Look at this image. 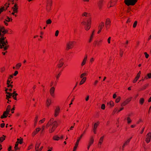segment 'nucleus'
<instances>
[{"mask_svg": "<svg viewBox=\"0 0 151 151\" xmlns=\"http://www.w3.org/2000/svg\"><path fill=\"white\" fill-rule=\"evenodd\" d=\"M78 144H79V143H78L77 142H76V143L75 145L73 148V151H76L77 148V147L78 145Z\"/></svg>", "mask_w": 151, "mask_h": 151, "instance_id": "nucleus-29", "label": "nucleus"}, {"mask_svg": "<svg viewBox=\"0 0 151 151\" xmlns=\"http://www.w3.org/2000/svg\"><path fill=\"white\" fill-rule=\"evenodd\" d=\"M73 42H70L67 44L66 49L67 50L72 48L73 46Z\"/></svg>", "mask_w": 151, "mask_h": 151, "instance_id": "nucleus-9", "label": "nucleus"}, {"mask_svg": "<svg viewBox=\"0 0 151 151\" xmlns=\"http://www.w3.org/2000/svg\"><path fill=\"white\" fill-rule=\"evenodd\" d=\"M52 3V0H48L47 1V5H48V6H51V4Z\"/></svg>", "mask_w": 151, "mask_h": 151, "instance_id": "nucleus-33", "label": "nucleus"}, {"mask_svg": "<svg viewBox=\"0 0 151 151\" xmlns=\"http://www.w3.org/2000/svg\"><path fill=\"white\" fill-rule=\"evenodd\" d=\"M12 9L13 10V11L14 12H15L16 13H17L18 12V8H12Z\"/></svg>", "mask_w": 151, "mask_h": 151, "instance_id": "nucleus-43", "label": "nucleus"}, {"mask_svg": "<svg viewBox=\"0 0 151 151\" xmlns=\"http://www.w3.org/2000/svg\"><path fill=\"white\" fill-rule=\"evenodd\" d=\"M7 87L8 88L11 87V88H12L13 86L10 83H9V84H7Z\"/></svg>", "mask_w": 151, "mask_h": 151, "instance_id": "nucleus-51", "label": "nucleus"}, {"mask_svg": "<svg viewBox=\"0 0 151 151\" xmlns=\"http://www.w3.org/2000/svg\"><path fill=\"white\" fill-rule=\"evenodd\" d=\"M109 104L111 107H113L114 106V103L112 101H110Z\"/></svg>", "mask_w": 151, "mask_h": 151, "instance_id": "nucleus-42", "label": "nucleus"}, {"mask_svg": "<svg viewBox=\"0 0 151 151\" xmlns=\"http://www.w3.org/2000/svg\"><path fill=\"white\" fill-rule=\"evenodd\" d=\"M17 142L15 144V146L14 147V148L16 150H17L19 149V148L18 147V146L19 144V139H17Z\"/></svg>", "mask_w": 151, "mask_h": 151, "instance_id": "nucleus-25", "label": "nucleus"}, {"mask_svg": "<svg viewBox=\"0 0 151 151\" xmlns=\"http://www.w3.org/2000/svg\"><path fill=\"white\" fill-rule=\"evenodd\" d=\"M87 55H86L84 57V58L81 63V65L82 67L85 64L87 60Z\"/></svg>", "mask_w": 151, "mask_h": 151, "instance_id": "nucleus-14", "label": "nucleus"}, {"mask_svg": "<svg viewBox=\"0 0 151 151\" xmlns=\"http://www.w3.org/2000/svg\"><path fill=\"white\" fill-rule=\"evenodd\" d=\"M117 0H114V1H113V4L114 5H115L117 2Z\"/></svg>", "mask_w": 151, "mask_h": 151, "instance_id": "nucleus-60", "label": "nucleus"}, {"mask_svg": "<svg viewBox=\"0 0 151 151\" xmlns=\"http://www.w3.org/2000/svg\"><path fill=\"white\" fill-rule=\"evenodd\" d=\"M121 99V97L119 96L118 97L116 100V102L117 103H118L120 101Z\"/></svg>", "mask_w": 151, "mask_h": 151, "instance_id": "nucleus-46", "label": "nucleus"}, {"mask_svg": "<svg viewBox=\"0 0 151 151\" xmlns=\"http://www.w3.org/2000/svg\"><path fill=\"white\" fill-rule=\"evenodd\" d=\"M104 138V136H102L100 137V138L99 140V144H101V143H102L103 142V141Z\"/></svg>", "mask_w": 151, "mask_h": 151, "instance_id": "nucleus-34", "label": "nucleus"}, {"mask_svg": "<svg viewBox=\"0 0 151 151\" xmlns=\"http://www.w3.org/2000/svg\"><path fill=\"white\" fill-rule=\"evenodd\" d=\"M40 145V143L38 144V143H37L36 145V146L35 147V150H36V151H38L39 150L38 148L39 147Z\"/></svg>", "mask_w": 151, "mask_h": 151, "instance_id": "nucleus-32", "label": "nucleus"}, {"mask_svg": "<svg viewBox=\"0 0 151 151\" xmlns=\"http://www.w3.org/2000/svg\"><path fill=\"white\" fill-rule=\"evenodd\" d=\"M104 23L103 22H101L99 24V27H98L99 29V30L98 32V34H99L101 32V30L102 29L103 27H104Z\"/></svg>", "mask_w": 151, "mask_h": 151, "instance_id": "nucleus-8", "label": "nucleus"}, {"mask_svg": "<svg viewBox=\"0 0 151 151\" xmlns=\"http://www.w3.org/2000/svg\"><path fill=\"white\" fill-rule=\"evenodd\" d=\"M151 138V133L149 132L146 135L145 138V141L147 143H149Z\"/></svg>", "mask_w": 151, "mask_h": 151, "instance_id": "nucleus-5", "label": "nucleus"}, {"mask_svg": "<svg viewBox=\"0 0 151 151\" xmlns=\"http://www.w3.org/2000/svg\"><path fill=\"white\" fill-rule=\"evenodd\" d=\"M12 8H18V5L17 3H15L13 7H12Z\"/></svg>", "mask_w": 151, "mask_h": 151, "instance_id": "nucleus-48", "label": "nucleus"}, {"mask_svg": "<svg viewBox=\"0 0 151 151\" xmlns=\"http://www.w3.org/2000/svg\"><path fill=\"white\" fill-rule=\"evenodd\" d=\"M137 24V22L135 21L133 24V27L135 28L136 27Z\"/></svg>", "mask_w": 151, "mask_h": 151, "instance_id": "nucleus-49", "label": "nucleus"}, {"mask_svg": "<svg viewBox=\"0 0 151 151\" xmlns=\"http://www.w3.org/2000/svg\"><path fill=\"white\" fill-rule=\"evenodd\" d=\"M18 71H16L14 73V74L13 75L14 76H15L18 74Z\"/></svg>", "mask_w": 151, "mask_h": 151, "instance_id": "nucleus-63", "label": "nucleus"}, {"mask_svg": "<svg viewBox=\"0 0 151 151\" xmlns=\"http://www.w3.org/2000/svg\"><path fill=\"white\" fill-rule=\"evenodd\" d=\"M1 33L0 32V48H4V50H6L8 47V46L6 45L7 41L5 39L6 37H4L3 36H1Z\"/></svg>", "mask_w": 151, "mask_h": 151, "instance_id": "nucleus-3", "label": "nucleus"}, {"mask_svg": "<svg viewBox=\"0 0 151 151\" xmlns=\"http://www.w3.org/2000/svg\"><path fill=\"white\" fill-rule=\"evenodd\" d=\"M99 123V122H97V123H95L94 125L93 130L94 133L95 134H96V129Z\"/></svg>", "mask_w": 151, "mask_h": 151, "instance_id": "nucleus-12", "label": "nucleus"}, {"mask_svg": "<svg viewBox=\"0 0 151 151\" xmlns=\"http://www.w3.org/2000/svg\"><path fill=\"white\" fill-rule=\"evenodd\" d=\"M21 63H19L17 64L16 65V67L17 69H18L21 66Z\"/></svg>", "mask_w": 151, "mask_h": 151, "instance_id": "nucleus-39", "label": "nucleus"}, {"mask_svg": "<svg viewBox=\"0 0 151 151\" xmlns=\"http://www.w3.org/2000/svg\"><path fill=\"white\" fill-rule=\"evenodd\" d=\"M137 0H124V2L127 6H133L137 2Z\"/></svg>", "mask_w": 151, "mask_h": 151, "instance_id": "nucleus-4", "label": "nucleus"}, {"mask_svg": "<svg viewBox=\"0 0 151 151\" xmlns=\"http://www.w3.org/2000/svg\"><path fill=\"white\" fill-rule=\"evenodd\" d=\"M11 110V106L10 105H8L7 107L6 110V111L8 113H9V112Z\"/></svg>", "mask_w": 151, "mask_h": 151, "instance_id": "nucleus-30", "label": "nucleus"}, {"mask_svg": "<svg viewBox=\"0 0 151 151\" xmlns=\"http://www.w3.org/2000/svg\"><path fill=\"white\" fill-rule=\"evenodd\" d=\"M147 86V85H144L143 86H142V88L140 89V90H142L145 89L146 88Z\"/></svg>", "mask_w": 151, "mask_h": 151, "instance_id": "nucleus-50", "label": "nucleus"}, {"mask_svg": "<svg viewBox=\"0 0 151 151\" xmlns=\"http://www.w3.org/2000/svg\"><path fill=\"white\" fill-rule=\"evenodd\" d=\"M86 132V130H85L83 132V134H82L80 136V137H78L77 138V140L76 142L79 143V142L81 138H82V137L83 136V134L85 133Z\"/></svg>", "mask_w": 151, "mask_h": 151, "instance_id": "nucleus-21", "label": "nucleus"}, {"mask_svg": "<svg viewBox=\"0 0 151 151\" xmlns=\"http://www.w3.org/2000/svg\"><path fill=\"white\" fill-rule=\"evenodd\" d=\"M37 133V132H36L35 131H34L32 133V135L33 136H34Z\"/></svg>", "mask_w": 151, "mask_h": 151, "instance_id": "nucleus-62", "label": "nucleus"}, {"mask_svg": "<svg viewBox=\"0 0 151 151\" xmlns=\"http://www.w3.org/2000/svg\"><path fill=\"white\" fill-rule=\"evenodd\" d=\"M104 2V0H99L98 2V7L99 10L101 9Z\"/></svg>", "mask_w": 151, "mask_h": 151, "instance_id": "nucleus-6", "label": "nucleus"}, {"mask_svg": "<svg viewBox=\"0 0 151 151\" xmlns=\"http://www.w3.org/2000/svg\"><path fill=\"white\" fill-rule=\"evenodd\" d=\"M5 10V7L3 6L0 8V14L1 13Z\"/></svg>", "mask_w": 151, "mask_h": 151, "instance_id": "nucleus-45", "label": "nucleus"}, {"mask_svg": "<svg viewBox=\"0 0 151 151\" xmlns=\"http://www.w3.org/2000/svg\"><path fill=\"white\" fill-rule=\"evenodd\" d=\"M132 138V137H131L129 139H128L127 141H126L124 143L126 145H127L128 144Z\"/></svg>", "mask_w": 151, "mask_h": 151, "instance_id": "nucleus-37", "label": "nucleus"}, {"mask_svg": "<svg viewBox=\"0 0 151 151\" xmlns=\"http://www.w3.org/2000/svg\"><path fill=\"white\" fill-rule=\"evenodd\" d=\"M55 88L54 86L52 87L50 89V92L51 96L53 97H54V92Z\"/></svg>", "mask_w": 151, "mask_h": 151, "instance_id": "nucleus-10", "label": "nucleus"}, {"mask_svg": "<svg viewBox=\"0 0 151 151\" xmlns=\"http://www.w3.org/2000/svg\"><path fill=\"white\" fill-rule=\"evenodd\" d=\"M101 108L102 109L104 110L105 108V105L104 104H103L101 105Z\"/></svg>", "mask_w": 151, "mask_h": 151, "instance_id": "nucleus-52", "label": "nucleus"}, {"mask_svg": "<svg viewBox=\"0 0 151 151\" xmlns=\"http://www.w3.org/2000/svg\"><path fill=\"white\" fill-rule=\"evenodd\" d=\"M94 32H95V30H93L92 32V33L90 36V38L89 40V42H91V41L92 40L93 38V37Z\"/></svg>", "mask_w": 151, "mask_h": 151, "instance_id": "nucleus-23", "label": "nucleus"}, {"mask_svg": "<svg viewBox=\"0 0 151 151\" xmlns=\"http://www.w3.org/2000/svg\"><path fill=\"white\" fill-rule=\"evenodd\" d=\"M41 130V128H38L36 129L35 131L37 133L39 132Z\"/></svg>", "mask_w": 151, "mask_h": 151, "instance_id": "nucleus-57", "label": "nucleus"}, {"mask_svg": "<svg viewBox=\"0 0 151 151\" xmlns=\"http://www.w3.org/2000/svg\"><path fill=\"white\" fill-rule=\"evenodd\" d=\"M131 98H130L127 99L125 101H124L121 104L122 106H125L127 104L131 101Z\"/></svg>", "mask_w": 151, "mask_h": 151, "instance_id": "nucleus-7", "label": "nucleus"}, {"mask_svg": "<svg viewBox=\"0 0 151 151\" xmlns=\"http://www.w3.org/2000/svg\"><path fill=\"white\" fill-rule=\"evenodd\" d=\"M37 120H38V117L37 116H36L35 119V124H34L35 126L36 125Z\"/></svg>", "mask_w": 151, "mask_h": 151, "instance_id": "nucleus-41", "label": "nucleus"}, {"mask_svg": "<svg viewBox=\"0 0 151 151\" xmlns=\"http://www.w3.org/2000/svg\"><path fill=\"white\" fill-rule=\"evenodd\" d=\"M51 100L50 99H47L46 101V106L49 107L51 104Z\"/></svg>", "mask_w": 151, "mask_h": 151, "instance_id": "nucleus-20", "label": "nucleus"}, {"mask_svg": "<svg viewBox=\"0 0 151 151\" xmlns=\"http://www.w3.org/2000/svg\"><path fill=\"white\" fill-rule=\"evenodd\" d=\"M23 139H19V143L20 144H21L22 143Z\"/></svg>", "mask_w": 151, "mask_h": 151, "instance_id": "nucleus-59", "label": "nucleus"}, {"mask_svg": "<svg viewBox=\"0 0 151 151\" xmlns=\"http://www.w3.org/2000/svg\"><path fill=\"white\" fill-rule=\"evenodd\" d=\"M58 126V122L54 121L53 118H51L46 125V128L49 129V132L50 133L53 132Z\"/></svg>", "mask_w": 151, "mask_h": 151, "instance_id": "nucleus-2", "label": "nucleus"}, {"mask_svg": "<svg viewBox=\"0 0 151 151\" xmlns=\"http://www.w3.org/2000/svg\"><path fill=\"white\" fill-rule=\"evenodd\" d=\"M63 58H61L59 61L58 64V68L61 67L63 65Z\"/></svg>", "mask_w": 151, "mask_h": 151, "instance_id": "nucleus-13", "label": "nucleus"}, {"mask_svg": "<svg viewBox=\"0 0 151 151\" xmlns=\"http://www.w3.org/2000/svg\"><path fill=\"white\" fill-rule=\"evenodd\" d=\"M12 95H14L15 96H16L18 94L16 93L15 91H14L13 93H12Z\"/></svg>", "mask_w": 151, "mask_h": 151, "instance_id": "nucleus-64", "label": "nucleus"}, {"mask_svg": "<svg viewBox=\"0 0 151 151\" xmlns=\"http://www.w3.org/2000/svg\"><path fill=\"white\" fill-rule=\"evenodd\" d=\"M94 142V138L93 137L91 136L90 138L88 141V145L91 146Z\"/></svg>", "mask_w": 151, "mask_h": 151, "instance_id": "nucleus-15", "label": "nucleus"}, {"mask_svg": "<svg viewBox=\"0 0 151 151\" xmlns=\"http://www.w3.org/2000/svg\"><path fill=\"white\" fill-rule=\"evenodd\" d=\"M141 72L140 71H139V73L137 74V76L139 77L140 76V75L141 74Z\"/></svg>", "mask_w": 151, "mask_h": 151, "instance_id": "nucleus-61", "label": "nucleus"}, {"mask_svg": "<svg viewBox=\"0 0 151 151\" xmlns=\"http://www.w3.org/2000/svg\"><path fill=\"white\" fill-rule=\"evenodd\" d=\"M87 75V73H82L80 76V77L81 78H83L84 77V76H86Z\"/></svg>", "mask_w": 151, "mask_h": 151, "instance_id": "nucleus-40", "label": "nucleus"}, {"mask_svg": "<svg viewBox=\"0 0 151 151\" xmlns=\"http://www.w3.org/2000/svg\"><path fill=\"white\" fill-rule=\"evenodd\" d=\"M45 118H43L42 120H40L39 122V124H41L42 123H43L45 121Z\"/></svg>", "mask_w": 151, "mask_h": 151, "instance_id": "nucleus-38", "label": "nucleus"}, {"mask_svg": "<svg viewBox=\"0 0 151 151\" xmlns=\"http://www.w3.org/2000/svg\"><path fill=\"white\" fill-rule=\"evenodd\" d=\"M51 6H50L49 5V6H48V5H47V7L46 8V9L47 11V12H49Z\"/></svg>", "mask_w": 151, "mask_h": 151, "instance_id": "nucleus-44", "label": "nucleus"}, {"mask_svg": "<svg viewBox=\"0 0 151 151\" xmlns=\"http://www.w3.org/2000/svg\"><path fill=\"white\" fill-rule=\"evenodd\" d=\"M5 136L4 135L0 137V143L3 142L5 139Z\"/></svg>", "mask_w": 151, "mask_h": 151, "instance_id": "nucleus-31", "label": "nucleus"}, {"mask_svg": "<svg viewBox=\"0 0 151 151\" xmlns=\"http://www.w3.org/2000/svg\"><path fill=\"white\" fill-rule=\"evenodd\" d=\"M114 5L113 4V2H112L111 1H109L108 3L107 4V7L108 8L113 6Z\"/></svg>", "mask_w": 151, "mask_h": 151, "instance_id": "nucleus-22", "label": "nucleus"}, {"mask_svg": "<svg viewBox=\"0 0 151 151\" xmlns=\"http://www.w3.org/2000/svg\"><path fill=\"white\" fill-rule=\"evenodd\" d=\"M51 22L52 21L50 19H48L46 21V23L47 24H50Z\"/></svg>", "mask_w": 151, "mask_h": 151, "instance_id": "nucleus-47", "label": "nucleus"}, {"mask_svg": "<svg viewBox=\"0 0 151 151\" xmlns=\"http://www.w3.org/2000/svg\"><path fill=\"white\" fill-rule=\"evenodd\" d=\"M60 139V137L57 135L54 136L53 137V139L55 140L58 141Z\"/></svg>", "mask_w": 151, "mask_h": 151, "instance_id": "nucleus-28", "label": "nucleus"}, {"mask_svg": "<svg viewBox=\"0 0 151 151\" xmlns=\"http://www.w3.org/2000/svg\"><path fill=\"white\" fill-rule=\"evenodd\" d=\"M145 79H147L148 78H151V73H149L147 74V76H146L145 77Z\"/></svg>", "mask_w": 151, "mask_h": 151, "instance_id": "nucleus-36", "label": "nucleus"}, {"mask_svg": "<svg viewBox=\"0 0 151 151\" xmlns=\"http://www.w3.org/2000/svg\"><path fill=\"white\" fill-rule=\"evenodd\" d=\"M6 93L7 94L6 95V99H8L9 98H10L11 97V96H12V93H10L9 92H6Z\"/></svg>", "mask_w": 151, "mask_h": 151, "instance_id": "nucleus-24", "label": "nucleus"}, {"mask_svg": "<svg viewBox=\"0 0 151 151\" xmlns=\"http://www.w3.org/2000/svg\"><path fill=\"white\" fill-rule=\"evenodd\" d=\"M59 31L58 30H57L55 32V35L56 37H57L58 36L59 34Z\"/></svg>", "mask_w": 151, "mask_h": 151, "instance_id": "nucleus-56", "label": "nucleus"}, {"mask_svg": "<svg viewBox=\"0 0 151 151\" xmlns=\"http://www.w3.org/2000/svg\"><path fill=\"white\" fill-rule=\"evenodd\" d=\"M9 114V113H8L6 111H5L4 112L3 115L1 116V119H3L6 118L7 115Z\"/></svg>", "mask_w": 151, "mask_h": 151, "instance_id": "nucleus-18", "label": "nucleus"}, {"mask_svg": "<svg viewBox=\"0 0 151 151\" xmlns=\"http://www.w3.org/2000/svg\"><path fill=\"white\" fill-rule=\"evenodd\" d=\"M111 21L109 19L107 18L106 20L105 25L106 28L107 27L108 25H110Z\"/></svg>", "mask_w": 151, "mask_h": 151, "instance_id": "nucleus-17", "label": "nucleus"}, {"mask_svg": "<svg viewBox=\"0 0 151 151\" xmlns=\"http://www.w3.org/2000/svg\"><path fill=\"white\" fill-rule=\"evenodd\" d=\"M95 59L93 58H91L90 60V62L91 63H92L93 61Z\"/></svg>", "mask_w": 151, "mask_h": 151, "instance_id": "nucleus-55", "label": "nucleus"}, {"mask_svg": "<svg viewBox=\"0 0 151 151\" xmlns=\"http://www.w3.org/2000/svg\"><path fill=\"white\" fill-rule=\"evenodd\" d=\"M0 31L3 33L4 34L6 33L7 31L5 29L4 27H0Z\"/></svg>", "mask_w": 151, "mask_h": 151, "instance_id": "nucleus-19", "label": "nucleus"}, {"mask_svg": "<svg viewBox=\"0 0 151 151\" xmlns=\"http://www.w3.org/2000/svg\"><path fill=\"white\" fill-rule=\"evenodd\" d=\"M144 54L145 55V58H148L149 56V55L148 54H147V52H145L144 53Z\"/></svg>", "mask_w": 151, "mask_h": 151, "instance_id": "nucleus-53", "label": "nucleus"}, {"mask_svg": "<svg viewBox=\"0 0 151 151\" xmlns=\"http://www.w3.org/2000/svg\"><path fill=\"white\" fill-rule=\"evenodd\" d=\"M111 39V37H109L107 40V41L108 43L110 44V41Z\"/></svg>", "mask_w": 151, "mask_h": 151, "instance_id": "nucleus-58", "label": "nucleus"}, {"mask_svg": "<svg viewBox=\"0 0 151 151\" xmlns=\"http://www.w3.org/2000/svg\"><path fill=\"white\" fill-rule=\"evenodd\" d=\"M83 17H86L87 18L85 20L82 22L81 24L85 25V29L86 30H88L91 27V18L90 14L87 12H84L82 14Z\"/></svg>", "mask_w": 151, "mask_h": 151, "instance_id": "nucleus-1", "label": "nucleus"}, {"mask_svg": "<svg viewBox=\"0 0 151 151\" xmlns=\"http://www.w3.org/2000/svg\"><path fill=\"white\" fill-rule=\"evenodd\" d=\"M144 99L143 98H140L139 100V103L141 105H142L144 102Z\"/></svg>", "mask_w": 151, "mask_h": 151, "instance_id": "nucleus-27", "label": "nucleus"}, {"mask_svg": "<svg viewBox=\"0 0 151 151\" xmlns=\"http://www.w3.org/2000/svg\"><path fill=\"white\" fill-rule=\"evenodd\" d=\"M60 109L59 107H58L56 108L54 112V116L55 117H56L59 114L60 111Z\"/></svg>", "mask_w": 151, "mask_h": 151, "instance_id": "nucleus-11", "label": "nucleus"}, {"mask_svg": "<svg viewBox=\"0 0 151 151\" xmlns=\"http://www.w3.org/2000/svg\"><path fill=\"white\" fill-rule=\"evenodd\" d=\"M12 19L9 18L8 17H7L6 19H5V20L4 21V22L5 25L7 26L8 25V23L6 22H9L12 21Z\"/></svg>", "mask_w": 151, "mask_h": 151, "instance_id": "nucleus-16", "label": "nucleus"}, {"mask_svg": "<svg viewBox=\"0 0 151 151\" xmlns=\"http://www.w3.org/2000/svg\"><path fill=\"white\" fill-rule=\"evenodd\" d=\"M127 123L128 124H130L132 122V120L129 117H128L127 118Z\"/></svg>", "mask_w": 151, "mask_h": 151, "instance_id": "nucleus-35", "label": "nucleus"}, {"mask_svg": "<svg viewBox=\"0 0 151 151\" xmlns=\"http://www.w3.org/2000/svg\"><path fill=\"white\" fill-rule=\"evenodd\" d=\"M86 78L85 77L82 78L81 81H80V85H81L83 84L86 81Z\"/></svg>", "mask_w": 151, "mask_h": 151, "instance_id": "nucleus-26", "label": "nucleus"}, {"mask_svg": "<svg viewBox=\"0 0 151 151\" xmlns=\"http://www.w3.org/2000/svg\"><path fill=\"white\" fill-rule=\"evenodd\" d=\"M9 5H10V4L9 3L7 4V3H6L4 5L5 6H6V9H7V8L9 7Z\"/></svg>", "mask_w": 151, "mask_h": 151, "instance_id": "nucleus-54", "label": "nucleus"}]
</instances>
